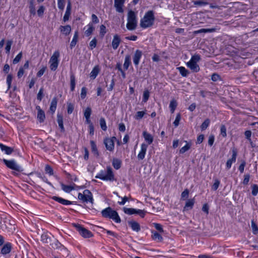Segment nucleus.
<instances>
[{"instance_id":"obj_1","label":"nucleus","mask_w":258,"mask_h":258,"mask_svg":"<svg viewBox=\"0 0 258 258\" xmlns=\"http://www.w3.org/2000/svg\"><path fill=\"white\" fill-rule=\"evenodd\" d=\"M154 13L150 10L147 12L140 21V27L143 29L151 27L154 24Z\"/></svg>"},{"instance_id":"obj_2","label":"nucleus","mask_w":258,"mask_h":258,"mask_svg":"<svg viewBox=\"0 0 258 258\" xmlns=\"http://www.w3.org/2000/svg\"><path fill=\"white\" fill-rule=\"evenodd\" d=\"M105 171L101 170L99 174L95 176V178L110 181H112L115 180L114 175L112 169L110 166H107L106 174H105Z\"/></svg>"},{"instance_id":"obj_3","label":"nucleus","mask_w":258,"mask_h":258,"mask_svg":"<svg viewBox=\"0 0 258 258\" xmlns=\"http://www.w3.org/2000/svg\"><path fill=\"white\" fill-rule=\"evenodd\" d=\"M102 215L104 218L112 219L116 223H120L121 220L116 211L113 210L111 208L107 207L101 212Z\"/></svg>"},{"instance_id":"obj_4","label":"nucleus","mask_w":258,"mask_h":258,"mask_svg":"<svg viewBox=\"0 0 258 258\" xmlns=\"http://www.w3.org/2000/svg\"><path fill=\"white\" fill-rule=\"evenodd\" d=\"M137 26V16L135 12L130 10L127 13L126 28L129 30H134Z\"/></svg>"},{"instance_id":"obj_5","label":"nucleus","mask_w":258,"mask_h":258,"mask_svg":"<svg viewBox=\"0 0 258 258\" xmlns=\"http://www.w3.org/2000/svg\"><path fill=\"white\" fill-rule=\"evenodd\" d=\"M78 198L82 201V203L90 202L91 204L93 203V198L92 192L88 189H85L83 192L78 194Z\"/></svg>"},{"instance_id":"obj_6","label":"nucleus","mask_w":258,"mask_h":258,"mask_svg":"<svg viewBox=\"0 0 258 258\" xmlns=\"http://www.w3.org/2000/svg\"><path fill=\"white\" fill-rule=\"evenodd\" d=\"M59 57V52L58 51H55L52 55L51 56L49 63L50 69L51 71H55L58 65V57Z\"/></svg>"},{"instance_id":"obj_7","label":"nucleus","mask_w":258,"mask_h":258,"mask_svg":"<svg viewBox=\"0 0 258 258\" xmlns=\"http://www.w3.org/2000/svg\"><path fill=\"white\" fill-rule=\"evenodd\" d=\"M73 225L76 227L79 234L83 237L90 238L93 236V234L90 231L82 227L81 225L74 224Z\"/></svg>"},{"instance_id":"obj_8","label":"nucleus","mask_w":258,"mask_h":258,"mask_svg":"<svg viewBox=\"0 0 258 258\" xmlns=\"http://www.w3.org/2000/svg\"><path fill=\"white\" fill-rule=\"evenodd\" d=\"M3 162L5 163V164L7 166V167L9 168L18 171H22L23 169L22 167L17 164V163L16 162V161L14 160H8L7 159H4L3 160Z\"/></svg>"},{"instance_id":"obj_9","label":"nucleus","mask_w":258,"mask_h":258,"mask_svg":"<svg viewBox=\"0 0 258 258\" xmlns=\"http://www.w3.org/2000/svg\"><path fill=\"white\" fill-rule=\"evenodd\" d=\"M124 212L128 215L138 214L142 218H144L146 213L144 210L136 209L134 208H123Z\"/></svg>"},{"instance_id":"obj_10","label":"nucleus","mask_w":258,"mask_h":258,"mask_svg":"<svg viewBox=\"0 0 258 258\" xmlns=\"http://www.w3.org/2000/svg\"><path fill=\"white\" fill-rule=\"evenodd\" d=\"M116 138L115 137L111 138H106L104 139L103 143L105 146L106 150L112 152L114 148V140Z\"/></svg>"},{"instance_id":"obj_11","label":"nucleus","mask_w":258,"mask_h":258,"mask_svg":"<svg viewBox=\"0 0 258 258\" xmlns=\"http://www.w3.org/2000/svg\"><path fill=\"white\" fill-rule=\"evenodd\" d=\"M142 56V51L140 50L137 49L135 52L133 56V62L136 67H138L141 58Z\"/></svg>"},{"instance_id":"obj_12","label":"nucleus","mask_w":258,"mask_h":258,"mask_svg":"<svg viewBox=\"0 0 258 258\" xmlns=\"http://www.w3.org/2000/svg\"><path fill=\"white\" fill-rule=\"evenodd\" d=\"M36 109L37 110V119L39 122H43L45 119L44 111L42 110L39 106H37Z\"/></svg>"},{"instance_id":"obj_13","label":"nucleus","mask_w":258,"mask_h":258,"mask_svg":"<svg viewBox=\"0 0 258 258\" xmlns=\"http://www.w3.org/2000/svg\"><path fill=\"white\" fill-rule=\"evenodd\" d=\"M121 40L118 34L114 35L112 41L111 45L114 50H116L119 46Z\"/></svg>"},{"instance_id":"obj_14","label":"nucleus","mask_w":258,"mask_h":258,"mask_svg":"<svg viewBox=\"0 0 258 258\" xmlns=\"http://www.w3.org/2000/svg\"><path fill=\"white\" fill-rule=\"evenodd\" d=\"M147 148L148 145L145 143H143L141 145V151L138 155V158L139 160H143L145 158Z\"/></svg>"},{"instance_id":"obj_15","label":"nucleus","mask_w":258,"mask_h":258,"mask_svg":"<svg viewBox=\"0 0 258 258\" xmlns=\"http://www.w3.org/2000/svg\"><path fill=\"white\" fill-rule=\"evenodd\" d=\"M124 1V0H114V7L117 12L122 13L123 12L122 7Z\"/></svg>"},{"instance_id":"obj_16","label":"nucleus","mask_w":258,"mask_h":258,"mask_svg":"<svg viewBox=\"0 0 258 258\" xmlns=\"http://www.w3.org/2000/svg\"><path fill=\"white\" fill-rule=\"evenodd\" d=\"M186 65L193 72L197 73L200 71V67L197 63L189 60Z\"/></svg>"},{"instance_id":"obj_17","label":"nucleus","mask_w":258,"mask_h":258,"mask_svg":"<svg viewBox=\"0 0 258 258\" xmlns=\"http://www.w3.org/2000/svg\"><path fill=\"white\" fill-rule=\"evenodd\" d=\"M128 224L131 226L133 231H135L137 232H138L140 231L141 226L137 222L135 221H128Z\"/></svg>"},{"instance_id":"obj_18","label":"nucleus","mask_w":258,"mask_h":258,"mask_svg":"<svg viewBox=\"0 0 258 258\" xmlns=\"http://www.w3.org/2000/svg\"><path fill=\"white\" fill-rule=\"evenodd\" d=\"M57 122L58 124V126L60 129L61 132L64 133L65 132V129L63 123V116L61 114L57 113Z\"/></svg>"},{"instance_id":"obj_19","label":"nucleus","mask_w":258,"mask_h":258,"mask_svg":"<svg viewBox=\"0 0 258 258\" xmlns=\"http://www.w3.org/2000/svg\"><path fill=\"white\" fill-rule=\"evenodd\" d=\"M51 199L63 205H69L72 204V202L71 201L56 196H53L51 198Z\"/></svg>"},{"instance_id":"obj_20","label":"nucleus","mask_w":258,"mask_h":258,"mask_svg":"<svg viewBox=\"0 0 258 258\" xmlns=\"http://www.w3.org/2000/svg\"><path fill=\"white\" fill-rule=\"evenodd\" d=\"M71 4L70 1H69L68 3L67 9L64 14V15L63 18V20L64 22H66L69 20V17L71 15Z\"/></svg>"},{"instance_id":"obj_21","label":"nucleus","mask_w":258,"mask_h":258,"mask_svg":"<svg viewBox=\"0 0 258 258\" xmlns=\"http://www.w3.org/2000/svg\"><path fill=\"white\" fill-rule=\"evenodd\" d=\"M12 249V244L8 242L4 245L1 249V253L3 254H7L10 252Z\"/></svg>"},{"instance_id":"obj_22","label":"nucleus","mask_w":258,"mask_h":258,"mask_svg":"<svg viewBox=\"0 0 258 258\" xmlns=\"http://www.w3.org/2000/svg\"><path fill=\"white\" fill-rule=\"evenodd\" d=\"M195 203V198L188 200L183 208L184 211H187L189 209H191Z\"/></svg>"},{"instance_id":"obj_23","label":"nucleus","mask_w":258,"mask_h":258,"mask_svg":"<svg viewBox=\"0 0 258 258\" xmlns=\"http://www.w3.org/2000/svg\"><path fill=\"white\" fill-rule=\"evenodd\" d=\"M59 30L61 33L67 36L71 33V27L69 25H67L64 26H60L59 27Z\"/></svg>"},{"instance_id":"obj_24","label":"nucleus","mask_w":258,"mask_h":258,"mask_svg":"<svg viewBox=\"0 0 258 258\" xmlns=\"http://www.w3.org/2000/svg\"><path fill=\"white\" fill-rule=\"evenodd\" d=\"M143 136L148 145H150L153 143V137L150 134L147 133L146 131H144Z\"/></svg>"},{"instance_id":"obj_25","label":"nucleus","mask_w":258,"mask_h":258,"mask_svg":"<svg viewBox=\"0 0 258 258\" xmlns=\"http://www.w3.org/2000/svg\"><path fill=\"white\" fill-rule=\"evenodd\" d=\"M0 148L3 151H5V153L7 155L11 154L14 151V149L10 147H8L0 143Z\"/></svg>"},{"instance_id":"obj_26","label":"nucleus","mask_w":258,"mask_h":258,"mask_svg":"<svg viewBox=\"0 0 258 258\" xmlns=\"http://www.w3.org/2000/svg\"><path fill=\"white\" fill-rule=\"evenodd\" d=\"M121 160L119 159L114 158L112 159V166L116 170L121 167Z\"/></svg>"},{"instance_id":"obj_27","label":"nucleus","mask_w":258,"mask_h":258,"mask_svg":"<svg viewBox=\"0 0 258 258\" xmlns=\"http://www.w3.org/2000/svg\"><path fill=\"white\" fill-rule=\"evenodd\" d=\"M57 103V99L56 97L53 98V99L51 100L50 106L49 108V109H50V111H51L52 114L55 112V111L56 110Z\"/></svg>"},{"instance_id":"obj_28","label":"nucleus","mask_w":258,"mask_h":258,"mask_svg":"<svg viewBox=\"0 0 258 258\" xmlns=\"http://www.w3.org/2000/svg\"><path fill=\"white\" fill-rule=\"evenodd\" d=\"M35 0H29V12L31 15L34 16L36 15V10L34 5Z\"/></svg>"},{"instance_id":"obj_29","label":"nucleus","mask_w":258,"mask_h":258,"mask_svg":"<svg viewBox=\"0 0 258 258\" xmlns=\"http://www.w3.org/2000/svg\"><path fill=\"white\" fill-rule=\"evenodd\" d=\"M49 243L53 248H58L61 246V243L58 241V240L54 238L53 236L52 238L51 239V241L50 242H49Z\"/></svg>"},{"instance_id":"obj_30","label":"nucleus","mask_w":258,"mask_h":258,"mask_svg":"<svg viewBox=\"0 0 258 258\" xmlns=\"http://www.w3.org/2000/svg\"><path fill=\"white\" fill-rule=\"evenodd\" d=\"M78 37H79L78 31H76L75 32L73 38V39L71 42V44H70V48L71 49H72L73 47H74L75 46V45H76V44L78 41Z\"/></svg>"},{"instance_id":"obj_31","label":"nucleus","mask_w":258,"mask_h":258,"mask_svg":"<svg viewBox=\"0 0 258 258\" xmlns=\"http://www.w3.org/2000/svg\"><path fill=\"white\" fill-rule=\"evenodd\" d=\"M51 237L47 233L42 234L41 236V241L43 243H48L51 241Z\"/></svg>"},{"instance_id":"obj_32","label":"nucleus","mask_w":258,"mask_h":258,"mask_svg":"<svg viewBox=\"0 0 258 258\" xmlns=\"http://www.w3.org/2000/svg\"><path fill=\"white\" fill-rule=\"evenodd\" d=\"M152 238L153 240H157L160 242L162 241L163 237L159 233L155 231H152Z\"/></svg>"},{"instance_id":"obj_33","label":"nucleus","mask_w":258,"mask_h":258,"mask_svg":"<svg viewBox=\"0 0 258 258\" xmlns=\"http://www.w3.org/2000/svg\"><path fill=\"white\" fill-rule=\"evenodd\" d=\"M131 64V56L130 55H126L125 56L124 62L123 63L124 69L127 70L128 69V67Z\"/></svg>"},{"instance_id":"obj_34","label":"nucleus","mask_w":258,"mask_h":258,"mask_svg":"<svg viewBox=\"0 0 258 258\" xmlns=\"http://www.w3.org/2000/svg\"><path fill=\"white\" fill-rule=\"evenodd\" d=\"M180 75L184 77H187L189 74V71L183 67H179L177 68Z\"/></svg>"},{"instance_id":"obj_35","label":"nucleus","mask_w":258,"mask_h":258,"mask_svg":"<svg viewBox=\"0 0 258 258\" xmlns=\"http://www.w3.org/2000/svg\"><path fill=\"white\" fill-rule=\"evenodd\" d=\"M90 145L92 153L96 156H98L99 155V154L95 142L93 141H91Z\"/></svg>"},{"instance_id":"obj_36","label":"nucleus","mask_w":258,"mask_h":258,"mask_svg":"<svg viewBox=\"0 0 258 258\" xmlns=\"http://www.w3.org/2000/svg\"><path fill=\"white\" fill-rule=\"evenodd\" d=\"M99 71L100 70L98 66H95L94 67L90 73V77L92 79H95L99 74Z\"/></svg>"},{"instance_id":"obj_37","label":"nucleus","mask_w":258,"mask_h":258,"mask_svg":"<svg viewBox=\"0 0 258 258\" xmlns=\"http://www.w3.org/2000/svg\"><path fill=\"white\" fill-rule=\"evenodd\" d=\"M71 91H74L76 85V80L75 75L72 73L70 76Z\"/></svg>"},{"instance_id":"obj_38","label":"nucleus","mask_w":258,"mask_h":258,"mask_svg":"<svg viewBox=\"0 0 258 258\" xmlns=\"http://www.w3.org/2000/svg\"><path fill=\"white\" fill-rule=\"evenodd\" d=\"M87 26L88 28L87 30L85 31V34L87 36H89L92 34V32L95 30V28L93 26V24L91 23H89Z\"/></svg>"},{"instance_id":"obj_39","label":"nucleus","mask_w":258,"mask_h":258,"mask_svg":"<svg viewBox=\"0 0 258 258\" xmlns=\"http://www.w3.org/2000/svg\"><path fill=\"white\" fill-rule=\"evenodd\" d=\"M61 186L62 189L65 191L66 192L69 193L72 190L74 189L75 188L71 186V185H65L63 183H61Z\"/></svg>"},{"instance_id":"obj_40","label":"nucleus","mask_w":258,"mask_h":258,"mask_svg":"<svg viewBox=\"0 0 258 258\" xmlns=\"http://www.w3.org/2000/svg\"><path fill=\"white\" fill-rule=\"evenodd\" d=\"M192 3L195 6H206L208 4V3L205 1V0H197V1H192Z\"/></svg>"},{"instance_id":"obj_41","label":"nucleus","mask_w":258,"mask_h":258,"mask_svg":"<svg viewBox=\"0 0 258 258\" xmlns=\"http://www.w3.org/2000/svg\"><path fill=\"white\" fill-rule=\"evenodd\" d=\"M186 144L183 147H182L179 150L180 154H184L185 152L188 151L191 147V144L187 143V141H185Z\"/></svg>"},{"instance_id":"obj_42","label":"nucleus","mask_w":258,"mask_h":258,"mask_svg":"<svg viewBox=\"0 0 258 258\" xmlns=\"http://www.w3.org/2000/svg\"><path fill=\"white\" fill-rule=\"evenodd\" d=\"M177 105V103L176 100H172L170 101L169 104V108L170 109V111L171 113H173L175 108H176Z\"/></svg>"},{"instance_id":"obj_43","label":"nucleus","mask_w":258,"mask_h":258,"mask_svg":"<svg viewBox=\"0 0 258 258\" xmlns=\"http://www.w3.org/2000/svg\"><path fill=\"white\" fill-rule=\"evenodd\" d=\"M210 123V120L209 118H207L205 120V121L202 123L201 125V128L202 131H204L209 126Z\"/></svg>"},{"instance_id":"obj_44","label":"nucleus","mask_w":258,"mask_h":258,"mask_svg":"<svg viewBox=\"0 0 258 258\" xmlns=\"http://www.w3.org/2000/svg\"><path fill=\"white\" fill-rule=\"evenodd\" d=\"M232 155L231 158L229 160L231 161L232 163H234L236 161V157L237 155V151L235 148H233L232 150Z\"/></svg>"},{"instance_id":"obj_45","label":"nucleus","mask_w":258,"mask_h":258,"mask_svg":"<svg viewBox=\"0 0 258 258\" xmlns=\"http://www.w3.org/2000/svg\"><path fill=\"white\" fill-rule=\"evenodd\" d=\"M150 97V92L148 90H145L143 92L142 102H146Z\"/></svg>"},{"instance_id":"obj_46","label":"nucleus","mask_w":258,"mask_h":258,"mask_svg":"<svg viewBox=\"0 0 258 258\" xmlns=\"http://www.w3.org/2000/svg\"><path fill=\"white\" fill-rule=\"evenodd\" d=\"M100 125L102 130L105 131L107 130V126L106 124V121L103 117H101L99 121Z\"/></svg>"},{"instance_id":"obj_47","label":"nucleus","mask_w":258,"mask_h":258,"mask_svg":"<svg viewBox=\"0 0 258 258\" xmlns=\"http://www.w3.org/2000/svg\"><path fill=\"white\" fill-rule=\"evenodd\" d=\"M12 44H13V41L12 40H9L7 41L5 50H6V52L7 54L10 53V49H11V46H12Z\"/></svg>"},{"instance_id":"obj_48","label":"nucleus","mask_w":258,"mask_h":258,"mask_svg":"<svg viewBox=\"0 0 258 258\" xmlns=\"http://www.w3.org/2000/svg\"><path fill=\"white\" fill-rule=\"evenodd\" d=\"M145 114H146L145 111H138L135 116V118L137 120H140L143 117L144 115Z\"/></svg>"},{"instance_id":"obj_49","label":"nucleus","mask_w":258,"mask_h":258,"mask_svg":"<svg viewBox=\"0 0 258 258\" xmlns=\"http://www.w3.org/2000/svg\"><path fill=\"white\" fill-rule=\"evenodd\" d=\"M13 80V76L11 74H9L7 77V84L8 85V90L11 87V84Z\"/></svg>"},{"instance_id":"obj_50","label":"nucleus","mask_w":258,"mask_h":258,"mask_svg":"<svg viewBox=\"0 0 258 258\" xmlns=\"http://www.w3.org/2000/svg\"><path fill=\"white\" fill-rule=\"evenodd\" d=\"M251 228L252 232L254 234H256L258 233V227L256 224L253 221V220L251 221Z\"/></svg>"},{"instance_id":"obj_51","label":"nucleus","mask_w":258,"mask_h":258,"mask_svg":"<svg viewBox=\"0 0 258 258\" xmlns=\"http://www.w3.org/2000/svg\"><path fill=\"white\" fill-rule=\"evenodd\" d=\"M189 195V190L188 189H185L182 192L181 194V199L184 200L188 198Z\"/></svg>"},{"instance_id":"obj_52","label":"nucleus","mask_w":258,"mask_h":258,"mask_svg":"<svg viewBox=\"0 0 258 258\" xmlns=\"http://www.w3.org/2000/svg\"><path fill=\"white\" fill-rule=\"evenodd\" d=\"M45 10V8L43 6H40L38 10L37 11L38 16L40 17H42L43 15Z\"/></svg>"},{"instance_id":"obj_53","label":"nucleus","mask_w":258,"mask_h":258,"mask_svg":"<svg viewBox=\"0 0 258 258\" xmlns=\"http://www.w3.org/2000/svg\"><path fill=\"white\" fill-rule=\"evenodd\" d=\"M22 57V52H20L13 59V64L18 63L21 59Z\"/></svg>"},{"instance_id":"obj_54","label":"nucleus","mask_w":258,"mask_h":258,"mask_svg":"<svg viewBox=\"0 0 258 258\" xmlns=\"http://www.w3.org/2000/svg\"><path fill=\"white\" fill-rule=\"evenodd\" d=\"M92 113V109L91 107H88L86 108L84 112L85 117H90Z\"/></svg>"},{"instance_id":"obj_55","label":"nucleus","mask_w":258,"mask_h":258,"mask_svg":"<svg viewBox=\"0 0 258 258\" xmlns=\"http://www.w3.org/2000/svg\"><path fill=\"white\" fill-rule=\"evenodd\" d=\"M200 59H201L200 55L199 54H195V55H194L191 56L190 61L197 63L198 61H199L200 60Z\"/></svg>"},{"instance_id":"obj_56","label":"nucleus","mask_w":258,"mask_h":258,"mask_svg":"<svg viewBox=\"0 0 258 258\" xmlns=\"http://www.w3.org/2000/svg\"><path fill=\"white\" fill-rule=\"evenodd\" d=\"M252 191L251 194L253 196H255L258 193V185L257 184H253L251 186Z\"/></svg>"},{"instance_id":"obj_57","label":"nucleus","mask_w":258,"mask_h":258,"mask_svg":"<svg viewBox=\"0 0 258 258\" xmlns=\"http://www.w3.org/2000/svg\"><path fill=\"white\" fill-rule=\"evenodd\" d=\"M45 171L46 173H48L49 175L53 174V170L51 167L48 165H46L45 167Z\"/></svg>"},{"instance_id":"obj_58","label":"nucleus","mask_w":258,"mask_h":258,"mask_svg":"<svg viewBox=\"0 0 258 258\" xmlns=\"http://www.w3.org/2000/svg\"><path fill=\"white\" fill-rule=\"evenodd\" d=\"M74 109V105L71 103H68L67 104V112L69 114H71Z\"/></svg>"},{"instance_id":"obj_59","label":"nucleus","mask_w":258,"mask_h":258,"mask_svg":"<svg viewBox=\"0 0 258 258\" xmlns=\"http://www.w3.org/2000/svg\"><path fill=\"white\" fill-rule=\"evenodd\" d=\"M97 39L96 38H94L90 42L89 45L90 47V49L92 50L93 48H94L97 45Z\"/></svg>"},{"instance_id":"obj_60","label":"nucleus","mask_w":258,"mask_h":258,"mask_svg":"<svg viewBox=\"0 0 258 258\" xmlns=\"http://www.w3.org/2000/svg\"><path fill=\"white\" fill-rule=\"evenodd\" d=\"M57 5L58 8L60 10H63L65 6L64 0H57Z\"/></svg>"},{"instance_id":"obj_61","label":"nucleus","mask_w":258,"mask_h":258,"mask_svg":"<svg viewBox=\"0 0 258 258\" xmlns=\"http://www.w3.org/2000/svg\"><path fill=\"white\" fill-rule=\"evenodd\" d=\"M221 135L223 137H226L227 136L226 134V127L224 125H222L220 127Z\"/></svg>"},{"instance_id":"obj_62","label":"nucleus","mask_w":258,"mask_h":258,"mask_svg":"<svg viewBox=\"0 0 258 258\" xmlns=\"http://www.w3.org/2000/svg\"><path fill=\"white\" fill-rule=\"evenodd\" d=\"M180 119H181V115H180V113H178L176 115L175 119L173 122V124L175 127H177L179 125V121H180Z\"/></svg>"},{"instance_id":"obj_63","label":"nucleus","mask_w":258,"mask_h":258,"mask_svg":"<svg viewBox=\"0 0 258 258\" xmlns=\"http://www.w3.org/2000/svg\"><path fill=\"white\" fill-rule=\"evenodd\" d=\"M245 165L246 162L244 160H242L238 168V169L241 173H243Z\"/></svg>"},{"instance_id":"obj_64","label":"nucleus","mask_w":258,"mask_h":258,"mask_svg":"<svg viewBox=\"0 0 258 258\" xmlns=\"http://www.w3.org/2000/svg\"><path fill=\"white\" fill-rule=\"evenodd\" d=\"M106 33V27L104 25H101L100 26V34L101 37H103Z\"/></svg>"}]
</instances>
